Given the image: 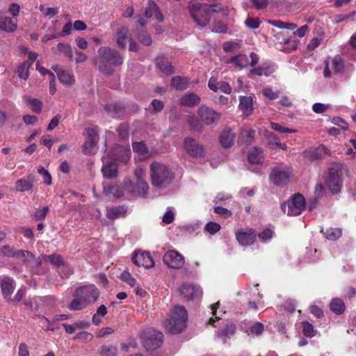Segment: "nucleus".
I'll use <instances>...</instances> for the list:
<instances>
[{
    "mask_svg": "<svg viewBox=\"0 0 356 356\" xmlns=\"http://www.w3.org/2000/svg\"><path fill=\"white\" fill-rule=\"evenodd\" d=\"M56 49L58 51L65 54L70 58L72 57V51L70 45L65 43H58Z\"/></svg>",
    "mask_w": 356,
    "mask_h": 356,
    "instance_id": "nucleus-56",
    "label": "nucleus"
},
{
    "mask_svg": "<svg viewBox=\"0 0 356 356\" xmlns=\"http://www.w3.org/2000/svg\"><path fill=\"white\" fill-rule=\"evenodd\" d=\"M328 108V105L321 104V103H315L312 106V110L316 113H323L325 112Z\"/></svg>",
    "mask_w": 356,
    "mask_h": 356,
    "instance_id": "nucleus-64",
    "label": "nucleus"
},
{
    "mask_svg": "<svg viewBox=\"0 0 356 356\" xmlns=\"http://www.w3.org/2000/svg\"><path fill=\"white\" fill-rule=\"evenodd\" d=\"M17 252L13 247L9 245H3L0 248V256L1 257H16Z\"/></svg>",
    "mask_w": 356,
    "mask_h": 356,
    "instance_id": "nucleus-47",
    "label": "nucleus"
},
{
    "mask_svg": "<svg viewBox=\"0 0 356 356\" xmlns=\"http://www.w3.org/2000/svg\"><path fill=\"white\" fill-rule=\"evenodd\" d=\"M184 147L186 152L192 157L200 158L204 154V150L202 145L191 137L186 138L184 140Z\"/></svg>",
    "mask_w": 356,
    "mask_h": 356,
    "instance_id": "nucleus-15",
    "label": "nucleus"
},
{
    "mask_svg": "<svg viewBox=\"0 0 356 356\" xmlns=\"http://www.w3.org/2000/svg\"><path fill=\"white\" fill-rule=\"evenodd\" d=\"M293 177L292 170L286 166L274 168L270 175V181L273 184L282 186L287 184Z\"/></svg>",
    "mask_w": 356,
    "mask_h": 356,
    "instance_id": "nucleus-8",
    "label": "nucleus"
},
{
    "mask_svg": "<svg viewBox=\"0 0 356 356\" xmlns=\"http://www.w3.org/2000/svg\"><path fill=\"white\" fill-rule=\"evenodd\" d=\"M15 257L31 266H38L42 262L40 259H36L35 257L29 251H17Z\"/></svg>",
    "mask_w": 356,
    "mask_h": 356,
    "instance_id": "nucleus-23",
    "label": "nucleus"
},
{
    "mask_svg": "<svg viewBox=\"0 0 356 356\" xmlns=\"http://www.w3.org/2000/svg\"><path fill=\"white\" fill-rule=\"evenodd\" d=\"M132 261L136 265L143 266L145 268H152L154 265L150 254L145 252H136L132 257Z\"/></svg>",
    "mask_w": 356,
    "mask_h": 356,
    "instance_id": "nucleus-19",
    "label": "nucleus"
},
{
    "mask_svg": "<svg viewBox=\"0 0 356 356\" xmlns=\"http://www.w3.org/2000/svg\"><path fill=\"white\" fill-rule=\"evenodd\" d=\"M234 332V325L232 323L227 322L223 327L218 331L217 334L219 337H230Z\"/></svg>",
    "mask_w": 356,
    "mask_h": 356,
    "instance_id": "nucleus-39",
    "label": "nucleus"
},
{
    "mask_svg": "<svg viewBox=\"0 0 356 356\" xmlns=\"http://www.w3.org/2000/svg\"><path fill=\"white\" fill-rule=\"evenodd\" d=\"M23 100L26 106L29 107L33 112L40 113L41 111L42 102L38 99L32 98L30 96L25 95L23 97Z\"/></svg>",
    "mask_w": 356,
    "mask_h": 356,
    "instance_id": "nucleus-32",
    "label": "nucleus"
},
{
    "mask_svg": "<svg viewBox=\"0 0 356 356\" xmlns=\"http://www.w3.org/2000/svg\"><path fill=\"white\" fill-rule=\"evenodd\" d=\"M0 285L3 297L6 299H10L15 289V284L13 278L8 276L0 277Z\"/></svg>",
    "mask_w": 356,
    "mask_h": 356,
    "instance_id": "nucleus-20",
    "label": "nucleus"
},
{
    "mask_svg": "<svg viewBox=\"0 0 356 356\" xmlns=\"http://www.w3.org/2000/svg\"><path fill=\"white\" fill-rule=\"evenodd\" d=\"M175 218V213L172 209L168 208L166 212L164 213L162 218V221L165 224H170L172 222Z\"/></svg>",
    "mask_w": 356,
    "mask_h": 356,
    "instance_id": "nucleus-60",
    "label": "nucleus"
},
{
    "mask_svg": "<svg viewBox=\"0 0 356 356\" xmlns=\"http://www.w3.org/2000/svg\"><path fill=\"white\" fill-rule=\"evenodd\" d=\"M255 237L256 235L251 229L241 230L236 233V239L243 246H248L252 244L255 240Z\"/></svg>",
    "mask_w": 356,
    "mask_h": 356,
    "instance_id": "nucleus-21",
    "label": "nucleus"
},
{
    "mask_svg": "<svg viewBox=\"0 0 356 356\" xmlns=\"http://www.w3.org/2000/svg\"><path fill=\"white\" fill-rule=\"evenodd\" d=\"M162 343V332L155 330H147L143 337V345L147 351L154 350L160 348Z\"/></svg>",
    "mask_w": 356,
    "mask_h": 356,
    "instance_id": "nucleus-10",
    "label": "nucleus"
},
{
    "mask_svg": "<svg viewBox=\"0 0 356 356\" xmlns=\"http://www.w3.org/2000/svg\"><path fill=\"white\" fill-rule=\"evenodd\" d=\"M200 102V97L195 93H187L181 97L179 103L181 106L192 107L197 105Z\"/></svg>",
    "mask_w": 356,
    "mask_h": 356,
    "instance_id": "nucleus-29",
    "label": "nucleus"
},
{
    "mask_svg": "<svg viewBox=\"0 0 356 356\" xmlns=\"http://www.w3.org/2000/svg\"><path fill=\"white\" fill-rule=\"evenodd\" d=\"M258 236L261 241L266 242L272 238L273 232L270 229H265L259 234Z\"/></svg>",
    "mask_w": 356,
    "mask_h": 356,
    "instance_id": "nucleus-62",
    "label": "nucleus"
},
{
    "mask_svg": "<svg viewBox=\"0 0 356 356\" xmlns=\"http://www.w3.org/2000/svg\"><path fill=\"white\" fill-rule=\"evenodd\" d=\"M302 327L303 334L305 337L312 338L316 335V330H314V326L309 322H302Z\"/></svg>",
    "mask_w": 356,
    "mask_h": 356,
    "instance_id": "nucleus-46",
    "label": "nucleus"
},
{
    "mask_svg": "<svg viewBox=\"0 0 356 356\" xmlns=\"http://www.w3.org/2000/svg\"><path fill=\"white\" fill-rule=\"evenodd\" d=\"M154 15L159 22H163V15L159 10L156 4L153 1L149 0L148 1V7L145 9L144 17L140 16L138 18V24L140 26H144L147 22V19L152 17Z\"/></svg>",
    "mask_w": 356,
    "mask_h": 356,
    "instance_id": "nucleus-14",
    "label": "nucleus"
},
{
    "mask_svg": "<svg viewBox=\"0 0 356 356\" xmlns=\"http://www.w3.org/2000/svg\"><path fill=\"white\" fill-rule=\"evenodd\" d=\"M259 62V56L251 52L249 55L239 54L229 58L225 63L231 65L232 67L237 70H241L245 67L256 65Z\"/></svg>",
    "mask_w": 356,
    "mask_h": 356,
    "instance_id": "nucleus-7",
    "label": "nucleus"
},
{
    "mask_svg": "<svg viewBox=\"0 0 356 356\" xmlns=\"http://www.w3.org/2000/svg\"><path fill=\"white\" fill-rule=\"evenodd\" d=\"M265 137L270 147L274 149H277V146L280 142L278 138L273 133L270 131L265 132Z\"/></svg>",
    "mask_w": 356,
    "mask_h": 356,
    "instance_id": "nucleus-48",
    "label": "nucleus"
},
{
    "mask_svg": "<svg viewBox=\"0 0 356 356\" xmlns=\"http://www.w3.org/2000/svg\"><path fill=\"white\" fill-rule=\"evenodd\" d=\"M150 180L153 186L163 188L172 181L173 175L170 169L164 163L154 161L149 166Z\"/></svg>",
    "mask_w": 356,
    "mask_h": 356,
    "instance_id": "nucleus-4",
    "label": "nucleus"
},
{
    "mask_svg": "<svg viewBox=\"0 0 356 356\" xmlns=\"http://www.w3.org/2000/svg\"><path fill=\"white\" fill-rule=\"evenodd\" d=\"M180 295L187 300H193L202 296L201 289L193 284H185L180 288Z\"/></svg>",
    "mask_w": 356,
    "mask_h": 356,
    "instance_id": "nucleus-17",
    "label": "nucleus"
},
{
    "mask_svg": "<svg viewBox=\"0 0 356 356\" xmlns=\"http://www.w3.org/2000/svg\"><path fill=\"white\" fill-rule=\"evenodd\" d=\"M330 307L331 310L337 314H342L345 310L344 302L339 298L333 299Z\"/></svg>",
    "mask_w": 356,
    "mask_h": 356,
    "instance_id": "nucleus-43",
    "label": "nucleus"
},
{
    "mask_svg": "<svg viewBox=\"0 0 356 356\" xmlns=\"http://www.w3.org/2000/svg\"><path fill=\"white\" fill-rule=\"evenodd\" d=\"M245 26L250 29H256L259 28L261 21L257 17H252L248 16L244 22Z\"/></svg>",
    "mask_w": 356,
    "mask_h": 356,
    "instance_id": "nucleus-50",
    "label": "nucleus"
},
{
    "mask_svg": "<svg viewBox=\"0 0 356 356\" xmlns=\"http://www.w3.org/2000/svg\"><path fill=\"white\" fill-rule=\"evenodd\" d=\"M116 39L120 47L126 48L128 45L129 39H131L129 36V30L124 26L119 27L116 32Z\"/></svg>",
    "mask_w": 356,
    "mask_h": 356,
    "instance_id": "nucleus-28",
    "label": "nucleus"
},
{
    "mask_svg": "<svg viewBox=\"0 0 356 356\" xmlns=\"http://www.w3.org/2000/svg\"><path fill=\"white\" fill-rule=\"evenodd\" d=\"M17 29L16 22L8 17L0 15V30L8 33H12Z\"/></svg>",
    "mask_w": 356,
    "mask_h": 356,
    "instance_id": "nucleus-30",
    "label": "nucleus"
},
{
    "mask_svg": "<svg viewBox=\"0 0 356 356\" xmlns=\"http://www.w3.org/2000/svg\"><path fill=\"white\" fill-rule=\"evenodd\" d=\"M29 179H21L17 180L15 182V190L20 192L29 191L32 189L33 185L31 181H33V178L29 176Z\"/></svg>",
    "mask_w": 356,
    "mask_h": 356,
    "instance_id": "nucleus-35",
    "label": "nucleus"
},
{
    "mask_svg": "<svg viewBox=\"0 0 356 356\" xmlns=\"http://www.w3.org/2000/svg\"><path fill=\"white\" fill-rule=\"evenodd\" d=\"M146 170L143 166H138L134 171L136 182H132L129 179H124L125 187L131 195H138L145 197L147 194L149 186L145 181Z\"/></svg>",
    "mask_w": 356,
    "mask_h": 356,
    "instance_id": "nucleus-5",
    "label": "nucleus"
},
{
    "mask_svg": "<svg viewBox=\"0 0 356 356\" xmlns=\"http://www.w3.org/2000/svg\"><path fill=\"white\" fill-rule=\"evenodd\" d=\"M306 207V201L302 195L296 193L281 205L283 212L288 216H298Z\"/></svg>",
    "mask_w": 356,
    "mask_h": 356,
    "instance_id": "nucleus-6",
    "label": "nucleus"
},
{
    "mask_svg": "<svg viewBox=\"0 0 356 356\" xmlns=\"http://www.w3.org/2000/svg\"><path fill=\"white\" fill-rule=\"evenodd\" d=\"M40 10L49 18H52L59 13L57 8H46L44 5H40Z\"/></svg>",
    "mask_w": 356,
    "mask_h": 356,
    "instance_id": "nucleus-51",
    "label": "nucleus"
},
{
    "mask_svg": "<svg viewBox=\"0 0 356 356\" xmlns=\"http://www.w3.org/2000/svg\"><path fill=\"white\" fill-rule=\"evenodd\" d=\"M38 172L42 177L45 184L50 185L51 184V175L43 167H40Z\"/></svg>",
    "mask_w": 356,
    "mask_h": 356,
    "instance_id": "nucleus-61",
    "label": "nucleus"
},
{
    "mask_svg": "<svg viewBox=\"0 0 356 356\" xmlns=\"http://www.w3.org/2000/svg\"><path fill=\"white\" fill-rule=\"evenodd\" d=\"M127 192L130 193L125 187V184L124 183L123 186H120L118 184H114L111 186H106L105 184H104V192L106 194V195H112L114 198H119L124 195V192Z\"/></svg>",
    "mask_w": 356,
    "mask_h": 356,
    "instance_id": "nucleus-25",
    "label": "nucleus"
},
{
    "mask_svg": "<svg viewBox=\"0 0 356 356\" xmlns=\"http://www.w3.org/2000/svg\"><path fill=\"white\" fill-rule=\"evenodd\" d=\"M254 131L252 130L249 127H245L243 128L241 133V138L243 140V143L246 144H250L254 139Z\"/></svg>",
    "mask_w": 356,
    "mask_h": 356,
    "instance_id": "nucleus-41",
    "label": "nucleus"
},
{
    "mask_svg": "<svg viewBox=\"0 0 356 356\" xmlns=\"http://www.w3.org/2000/svg\"><path fill=\"white\" fill-rule=\"evenodd\" d=\"M321 232L326 238L331 241H335L339 238L342 234V230L339 228L330 227L326 229L325 231L322 229Z\"/></svg>",
    "mask_w": 356,
    "mask_h": 356,
    "instance_id": "nucleus-38",
    "label": "nucleus"
},
{
    "mask_svg": "<svg viewBox=\"0 0 356 356\" xmlns=\"http://www.w3.org/2000/svg\"><path fill=\"white\" fill-rule=\"evenodd\" d=\"M204 229L211 234H215L220 229V225L215 222H209L206 224Z\"/></svg>",
    "mask_w": 356,
    "mask_h": 356,
    "instance_id": "nucleus-54",
    "label": "nucleus"
},
{
    "mask_svg": "<svg viewBox=\"0 0 356 356\" xmlns=\"http://www.w3.org/2000/svg\"><path fill=\"white\" fill-rule=\"evenodd\" d=\"M42 258L43 261L50 262L58 268H61L64 265V261L59 254L43 255Z\"/></svg>",
    "mask_w": 356,
    "mask_h": 356,
    "instance_id": "nucleus-40",
    "label": "nucleus"
},
{
    "mask_svg": "<svg viewBox=\"0 0 356 356\" xmlns=\"http://www.w3.org/2000/svg\"><path fill=\"white\" fill-rule=\"evenodd\" d=\"M242 47L240 41L229 40L225 42L222 45V49L225 52H234L239 50Z\"/></svg>",
    "mask_w": 356,
    "mask_h": 356,
    "instance_id": "nucleus-42",
    "label": "nucleus"
},
{
    "mask_svg": "<svg viewBox=\"0 0 356 356\" xmlns=\"http://www.w3.org/2000/svg\"><path fill=\"white\" fill-rule=\"evenodd\" d=\"M156 66L165 74H170L174 72L172 64L166 58H157Z\"/></svg>",
    "mask_w": 356,
    "mask_h": 356,
    "instance_id": "nucleus-37",
    "label": "nucleus"
},
{
    "mask_svg": "<svg viewBox=\"0 0 356 356\" xmlns=\"http://www.w3.org/2000/svg\"><path fill=\"white\" fill-rule=\"evenodd\" d=\"M197 113L201 120L207 125L216 124L221 116L220 113L204 105L198 108Z\"/></svg>",
    "mask_w": 356,
    "mask_h": 356,
    "instance_id": "nucleus-13",
    "label": "nucleus"
},
{
    "mask_svg": "<svg viewBox=\"0 0 356 356\" xmlns=\"http://www.w3.org/2000/svg\"><path fill=\"white\" fill-rule=\"evenodd\" d=\"M86 134L88 137L87 140L98 143L99 136L95 128L88 127L86 129Z\"/></svg>",
    "mask_w": 356,
    "mask_h": 356,
    "instance_id": "nucleus-53",
    "label": "nucleus"
},
{
    "mask_svg": "<svg viewBox=\"0 0 356 356\" xmlns=\"http://www.w3.org/2000/svg\"><path fill=\"white\" fill-rule=\"evenodd\" d=\"M131 156V150L122 146H116L108 154L102 158L103 176L108 179H113L118 176V163H126Z\"/></svg>",
    "mask_w": 356,
    "mask_h": 356,
    "instance_id": "nucleus-1",
    "label": "nucleus"
},
{
    "mask_svg": "<svg viewBox=\"0 0 356 356\" xmlns=\"http://www.w3.org/2000/svg\"><path fill=\"white\" fill-rule=\"evenodd\" d=\"M323 76L331 78L335 74H340L344 68L343 60L339 56L327 58L324 62Z\"/></svg>",
    "mask_w": 356,
    "mask_h": 356,
    "instance_id": "nucleus-11",
    "label": "nucleus"
},
{
    "mask_svg": "<svg viewBox=\"0 0 356 356\" xmlns=\"http://www.w3.org/2000/svg\"><path fill=\"white\" fill-rule=\"evenodd\" d=\"M99 56L95 60L99 70L105 74H111L112 65H120L123 59L120 54L109 47H102L98 49Z\"/></svg>",
    "mask_w": 356,
    "mask_h": 356,
    "instance_id": "nucleus-2",
    "label": "nucleus"
},
{
    "mask_svg": "<svg viewBox=\"0 0 356 356\" xmlns=\"http://www.w3.org/2000/svg\"><path fill=\"white\" fill-rule=\"evenodd\" d=\"M264 330V326L261 323H256L250 327V332L255 335H260Z\"/></svg>",
    "mask_w": 356,
    "mask_h": 356,
    "instance_id": "nucleus-63",
    "label": "nucleus"
},
{
    "mask_svg": "<svg viewBox=\"0 0 356 356\" xmlns=\"http://www.w3.org/2000/svg\"><path fill=\"white\" fill-rule=\"evenodd\" d=\"M271 74V71L268 67L259 66L254 67L250 70L249 76L256 74L258 76H269Z\"/></svg>",
    "mask_w": 356,
    "mask_h": 356,
    "instance_id": "nucleus-45",
    "label": "nucleus"
},
{
    "mask_svg": "<svg viewBox=\"0 0 356 356\" xmlns=\"http://www.w3.org/2000/svg\"><path fill=\"white\" fill-rule=\"evenodd\" d=\"M120 278L122 281L125 282L131 286H134L136 285V279L131 275V273L128 271H124L121 275Z\"/></svg>",
    "mask_w": 356,
    "mask_h": 356,
    "instance_id": "nucleus-55",
    "label": "nucleus"
},
{
    "mask_svg": "<svg viewBox=\"0 0 356 356\" xmlns=\"http://www.w3.org/2000/svg\"><path fill=\"white\" fill-rule=\"evenodd\" d=\"M53 69L56 72L60 82L63 84L72 85L74 83V77L68 70L58 66H55Z\"/></svg>",
    "mask_w": 356,
    "mask_h": 356,
    "instance_id": "nucleus-24",
    "label": "nucleus"
},
{
    "mask_svg": "<svg viewBox=\"0 0 356 356\" xmlns=\"http://www.w3.org/2000/svg\"><path fill=\"white\" fill-rule=\"evenodd\" d=\"M257 286L258 285L254 286V288L251 289V293L255 296V298L254 300L249 301V306L253 309H257V304H259L261 299V295L259 293L258 289H257Z\"/></svg>",
    "mask_w": 356,
    "mask_h": 356,
    "instance_id": "nucleus-49",
    "label": "nucleus"
},
{
    "mask_svg": "<svg viewBox=\"0 0 356 356\" xmlns=\"http://www.w3.org/2000/svg\"><path fill=\"white\" fill-rule=\"evenodd\" d=\"M132 147L136 156L140 160L149 159L157 154L154 149H149L143 142L133 143Z\"/></svg>",
    "mask_w": 356,
    "mask_h": 356,
    "instance_id": "nucleus-18",
    "label": "nucleus"
},
{
    "mask_svg": "<svg viewBox=\"0 0 356 356\" xmlns=\"http://www.w3.org/2000/svg\"><path fill=\"white\" fill-rule=\"evenodd\" d=\"M97 143L86 140L83 145V153L85 154H91L95 152L97 149Z\"/></svg>",
    "mask_w": 356,
    "mask_h": 356,
    "instance_id": "nucleus-52",
    "label": "nucleus"
},
{
    "mask_svg": "<svg viewBox=\"0 0 356 356\" xmlns=\"http://www.w3.org/2000/svg\"><path fill=\"white\" fill-rule=\"evenodd\" d=\"M235 134L230 129H225L220 138V142L224 147H229L233 145Z\"/></svg>",
    "mask_w": 356,
    "mask_h": 356,
    "instance_id": "nucleus-31",
    "label": "nucleus"
},
{
    "mask_svg": "<svg viewBox=\"0 0 356 356\" xmlns=\"http://www.w3.org/2000/svg\"><path fill=\"white\" fill-rule=\"evenodd\" d=\"M189 84V79L187 77L179 76H175L171 80V85L178 90H183L187 88Z\"/></svg>",
    "mask_w": 356,
    "mask_h": 356,
    "instance_id": "nucleus-36",
    "label": "nucleus"
},
{
    "mask_svg": "<svg viewBox=\"0 0 356 356\" xmlns=\"http://www.w3.org/2000/svg\"><path fill=\"white\" fill-rule=\"evenodd\" d=\"M82 291L75 290L73 296L74 298L68 305V309L72 311L81 310L87 307L89 305L86 302L85 299L81 296Z\"/></svg>",
    "mask_w": 356,
    "mask_h": 356,
    "instance_id": "nucleus-22",
    "label": "nucleus"
},
{
    "mask_svg": "<svg viewBox=\"0 0 356 356\" xmlns=\"http://www.w3.org/2000/svg\"><path fill=\"white\" fill-rule=\"evenodd\" d=\"M76 290L82 291L81 296L88 305L94 303L99 295L98 289L93 284L80 286Z\"/></svg>",
    "mask_w": 356,
    "mask_h": 356,
    "instance_id": "nucleus-16",
    "label": "nucleus"
},
{
    "mask_svg": "<svg viewBox=\"0 0 356 356\" xmlns=\"http://www.w3.org/2000/svg\"><path fill=\"white\" fill-rule=\"evenodd\" d=\"M138 40L145 45H150L152 42L149 35L146 32H142L138 35Z\"/></svg>",
    "mask_w": 356,
    "mask_h": 356,
    "instance_id": "nucleus-58",
    "label": "nucleus"
},
{
    "mask_svg": "<svg viewBox=\"0 0 356 356\" xmlns=\"http://www.w3.org/2000/svg\"><path fill=\"white\" fill-rule=\"evenodd\" d=\"M65 330L68 334L74 333L76 330L88 328L90 326V323L88 321H76L71 325L64 323Z\"/></svg>",
    "mask_w": 356,
    "mask_h": 356,
    "instance_id": "nucleus-33",
    "label": "nucleus"
},
{
    "mask_svg": "<svg viewBox=\"0 0 356 356\" xmlns=\"http://www.w3.org/2000/svg\"><path fill=\"white\" fill-rule=\"evenodd\" d=\"M92 334L88 332H81L76 334V336L73 338L74 339H81L84 342L90 341L92 339Z\"/></svg>",
    "mask_w": 356,
    "mask_h": 356,
    "instance_id": "nucleus-59",
    "label": "nucleus"
},
{
    "mask_svg": "<svg viewBox=\"0 0 356 356\" xmlns=\"http://www.w3.org/2000/svg\"><path fill=\"white\" fill-rule=\"evenodd\" d=\"M127 213V209L123 206L109 207L106 209V217L113 220L124 216Z\"/></svg>",
    "mask_w": 356,
    "mask_h": 356,
    "instance_id": "nucleus-34",
    "label": "nucleus"
},
{
    "mask_svg": "<svg viewBox=\"0 0 356 356\" xmlns=\"http://www.w3.org/2000/svg\"><path fill=\"white\" fill-rule=\"evenodd\" d=\"M101 353L104 356H117L118 350L117 348L112 346H104L102 347Z\"/></svg>",
    "mask_w": 356,
    "mask_h": 356,
    "instance_id": "nucleus-57",
    "label": "nucleus"
},
{
    "mask_svg": "<svg viewBox=\"0 0 356 356\" xmlns=\"http://www.w3.org/2000/svg\"><path fill=\"white\" fill-rule=\"evenodd\" d=\"M163 260L166 266L174 269L182 268L185 263L184 256L173 250L166 252L163 257Z\"/></svg>",
    "mask_w": 356,
    "mask_h": 356,
    "instance_id": "nucleus-12",
    "label": "nucleus"
},
{
    "mask_svg": "<svg viewBox=\"0 0 356 356\" xmlns=\"http://www.w3.org/2000/svg\"><path fill=\"white\" fill-rule=\"evenodd\" d=\"M342 170L334 165L330 168L326 179V185L332 193H338L342 187Z\"/></svg>",
    "mask_w": 356,
    "mask_h": 356,
    "instance_id": "nucleus-9",
    "label": "nucleus"
},
{
    "mask_svg": "<svg viewBox=\"0 0 356 356\" xmlns=\"http://www.w3.org/2000/svg\"><path fill=\"white\" fill-rule=\"evenodd\" d=\"M248 159L252 164L262 163L264 160L263 149L257 147L250 148L248 154Z\"/></svg>",
    "mask_w": 356,
    "mask_h": 356,
    "instance_id": "nucleus-26",
    "label": "nucleus"
},
{
    "mask_svg": "<svg viewBox=\"0 0 356 356\" xmlns=\"http://www.w3.org/2000/svg\"><path fill=\"white\" fill-rule=\"evenodd\" d=\"M30 67L31 63L29 62H24L18 67L17 73L20 79L26 80L29 78V69Z\"/></svg>",
    "mask_w": 356,
    "mask_h": 356,
    "instance_id": "nucleus-44",
    "label": "nucleus"
},
{
    "mask_svg": "<svg viewBox=\"0 0 356 356\" xmlns=\"http://www.w3.org/2000/svg\"><path fill=\"white\" fill-rule=\"evenodd\" d=\"M239 108L242 111L243 114L248 116L253 110V100L251 97L241 96L239 97Z\"/></svg>",
    "mask_w": 356,
    "mask_h": 356,
    "instance_id": "nucleus-27",
    "label": "nucleus"
},
{
    "mask_svg": "<svg viewBox=\"0 0 356 356\" xmlns=\"http://www.w3.org/2000/svg\"><path fill=\"white\" fill-rule=\"evenodd\" d=\"M188 322V313L184 306L175 305L163 325L171 334H178L184 330Z\"/></svg>",
    "mask_w": 356,
    "mask_h": 356,
    "instance_id": "nucleus-3",
    "label": "nucleus"
}]
</instances>
